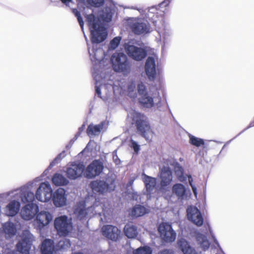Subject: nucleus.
<instances>
[{
    "label": "nucleus",
    "mask_w": 254,
    "mask_h": 254,
    "mask_svg": "<svg viewBox=\"0 0 254 254\" xmlns=\"http://www.w3.org/2000/svg\"><path fill=\"white\" fill-rule=\"evenodd\" d=\"M85 18L90 30L91 42L98 44L104 41L107 34L105 27L101 23L99 19L93 13L86 15Z\"/></svg>",
    "instance_id": "f257e3e1"
},
{
    "label": "nucleus",
    "mask_w": 254,
    "mask_h": 254,
    "mask_svg": "<svg viewBox=\"0 0 254 254\" xmlns=\"http://www.w3.org/2000/svg\"><path fill=\"white\" fill-rule=\"evenodd\" d=\"M132 124H134L137 132L146 140L149 139V135L153 133L147 117L139 112H134L132 114Z\"/></svg>",
    "instance_id": "f03ea898"
},
{
    "label": "nucleus",
    "mask_w": 254,
    "mask_h": 254,
    "mask_svg": "<svg viewBox=\"0 0 254 254\" xmlns=\"http://www.w3.org/2000/svg\"><path fill=\"white\" fill-rule=\"evenodd\" d=\"M111 60L115 71L122 72L124 74H127L130 72L131 64L125 54L116 53L112 56Z\"/></svg>",
    "instance_id": "7ed1b4c3"
},
{
    "label": "nucleus",
    "mask_w": 254,
    "mask_h": 254,
    "mask_svg": "<svg viewBox=\"0 0 254 254\" xmlns=\"http://www.w3.org/2000/svg\"><path fill=\"white\" fill-rule=\"evenodd\" d=\"M54 226L60 236H67L72 229V225L68 222L67 217L65 215L56 218L54 221Z\"/></svg>",
    "instance_id": "20e7f679"
},
{
    "label": "nucleus",
    "mask_w": 254,
    "mask_h": 254,
    "mask_svg": "<svg viewBox=\"0 0 254 254\" xmlns=\"http://www.w3.org/2000/svg\"><path fill=\"white\" fill-rule=\"evenodd\" d=\"M158 230L162 240L167 243H172L176 240V233L172 226L168 223L162 222L158 226Z\"/></svg>",
    "instance_id": "39448f33"
},
{
    "label": "nucleus",
    "mask_w": 254,
    "mask_h": 254,
    "mask_svg": "<svg viewBox=\"0 0 254 254\" xmlns=\"http://www.w3.org/2000/svg\"><path fill=\"white\" fill-rule=\"evenodd\" d=\"M52 189L48 183H42L37 190L35 197L41 202H47L52 197Z\"/></svg>",
    "instance_id": "423d86ee"
},
{
    "label": "nucleus",
    "mask_w": 254,
    "mask_h": 254,
    "mask_svg": "<svg viewBox=\"0 0 254 254\" xmlns=\"http://www.w3.org/2000/svg\"><path fill=\"white\" fill-rule=\"evenodd\" d=\"M125 50L128 56L136 61H142L147 56L144 49L134 45H127L125 46Z\"/></svg>",
    "instance_id": "0eeeda50"
},
{
    "label": "nucleus",
    "mask_w": 254,
    "mask_h": 254,
    "mask_svg": "<svg viewBox=\"0 0 254 254\" xmlns=\"http://www.w3.org/2000/svg\"><path fill=\"white\" fill-rule=\"evenodd\" d=\"M103 164L98 160L93 161L85 170V177L92 179L99 176L103 170Z\"/></svg>",
    "instance_id": "6e6552de"
},
{
    "label": "nucleus",
    "mask_w": 254,
    "mask_h": 254,
    "mask_svg": "<svg viewBox=\"0 0 254 254\" xmlns=\"http://www.w3.org/2000/svg\"><path fill=\"white\" fill-rule=\"evenodd\" d=\"M85 166L81 163H72L66 169V175L67 177L70 180H75L81 177Z\"/></svg>",
    "instance_id": "1a4fd4ad"
},
{
    "label": "nucleus",
    "mask_w": 254,
    "mask_h": 254,
    "mask_svg": "<svg viewBox=\"0 0 254 254\" xmlns=\"http://www.w3.org/2000/svg\"><path fill=\"white\" fill-rule=\"evenodd\" d=\"M53 219V216L49 212L41 211L37 213L34 221V225L38 230H41L48 225Z\"/></svg>",
    "instance_id": "9d476101"
},
{
    "label": "nucleus",
    "mask_w": 254,
    "mask_h": 254,
    "mask_svg": "<svg viewBox=\"0 0 254 254\" xmlns=\"http://www.w3.org/2000/svg\"><path fill=\"white\" fill-rule=\"evenodd\" d=\"M160 188L162 190H166L173 181L172 172L170 168L163 167L160 175Z\"/></svg>",
    "instance_id": "9b49d317"
},
{
    "label": "nucleus",
    "mask_w": 254,
    "mask_h": 254,
    "mask_svg": "<svg viewBox=\"0 0 254 254\" xmlns=\"http://www.w3.org/2000/svg\"><path fill=\"white\" fill-rule=\"evenodd\" d=\"M187 215L189 220L197 226L202 225L203 219L200 211L195 207H190L187 209Z\"/></svg>",
    "instance_id": "f8f14e48"
},
{
    "label": "nucleus",
    "mask_w": 254,
    "mask_h": 254,
    "mask_svg": "<svg viewBox=\"0 0 254 254\" xmlns=\"http://www.w3.org/2000/svg\"><path fill=\"white\" fill-rule=\"evenodd\" d=\"M102 233L103 235L108 239L117 241L120 237L121 231L116 226L107 225L103 227Z\"/></svg>",
    "instance_id": "ddd939ff"
},
{
    "label": "nucleus",
    "mask_w": 254,
    "mask_h": 254,
    "mask_svg": "<svg viewBox=\"0 0 254 254\" xmlns=\"http://www.w3.org/2000/svg\"><path fill=\"white\" fill-rule=\"evenodd\" d=\"M172 193L178 199L184 200L188 196L187 189L181 183H176L172 186Z\"/></svg>",
    "instance_id": "4468645a"
},
{
    "label": "nucleus",
    "mask_w": 254,
    "mask_h": 254,
    "mask_svg": "<svg viewBox=\"0 0 254 254\" xmlns=\"http://www.w3.org/2000/svg\"><path fill=\"white\" fill-rule=\"evenodd\" d=\"M52 198L53 203L56 206L60 207L65 205L66 202L65 190L63 188H59L53 193Z\"/></svg>",
    "instance_id": "2eb2a0df"
},
{
    "label": "nucleus",
    "mask_w": 254,
    "mask_h": 254,
    "mask_svg": "<svg viewBox=\"0 0 254 254\" xmlns=\"http://www.w3.org/2000/svg\"><path fill=\"white\" fill-rule=\"evenodd\" d=\"M131 31L135 35H140L150 32V25L144 22H134L130 25Z\"/></svg>",
    "instance_id": "dca6fc26"
},
{
    "label": "nucleus",
    "mask_w": 254,
    "mask_h": 254,
    "mask_svg": "<svg viewBox=\"0 0 254 254\" xmlns=\"http://www.w3.org/2000/svg\"><path fill=\"white\" fill-rule=\"evenodd\" d=\"M38 207L33 203L25 205L21 210V216L23 219L29 220L33 218L37 213Z\"/></svg>",
    "instance_id": "f3484780"
},
{
    "label": "nucleus",
    "mask_w": 254,
    "mask_h": 254,
    "mask_svg": "<svg viewBox=\"0 0 254 254\" xmlns=\"http://www.w3.org/2000/svg\"><path fill=\"white\" fill-rule=\"evenodd\" d=\"M90 187L95 194H103L106 192L109 185L105 181L102 180L93 181L90 183Z\"/></svg>",
    "instance_id": "a211bd4d"
},
{
    "label": "nucleus",
    "mask_w": 254,
    "mask_h": 254,
    "mask_svg": "<svg viewBox=\"0 0 254 254\" xmlns=\"http://www.w3.org/2000/svg\"><path fill=\"white\" fill-rule=\"evenodd\" d=\"M145 70L149 78H155L156 74L155 61L154 58L149 57L146 61Z\"/></svg>",
    "instance_id": "6ab92c4d"
},
{
    "label": "nucleus",
    "mask_w": 254,
    "mask_h": 254,
    "mask_svg": "<svg viewBox=\"0 0 254 254\" xmlns=\"http://www.w3.org/2000/svg\"><path fill=\"white\" fill-rule=\"evenodd\" d=\"M93 210L94 207L92 206L86 207L84 203H81L76 208L75 212L78 218L82 220L85 218L88 214L93 213Z\"/></svg>",
    "instance_id": "aec40b11"
},
{
    "label": "nucleus",
    "mask_w": 254,
    "mask_h": 254,
    "mask_svg": "<svg viewBox=\"0 0 254 254\" xmlns=\"http://www.w3.org/2000/svg\"><path fill=\"white\" fill-rule=\"evenodd\" d=\"M177 243L184 254H198L195 249L190 246L185 239H180Z\"/></svg>",
    "instance_id": "412c9836"
},
{
    "label": "nucleus",
    "mask_w": 254,
    "mask_h": 254,
    "mask_svg": "<svg viewBox=\"0 0 254 254\" xmlns=\"http://www.w3.org/2000/svg\"><path fill=\"white\" fill-rule=\"evenodd\" d=\"M20 206V203L16 200L10 201L5 207L6 214L9 216H14L17 214Z\"/></svg>",
    "instance_id": "4be33fe9"
},
{
    "label": "nucleus",
    "mask_w": 254,
    "mask_h": 254,
    "mask_svg": "<svg viewBox=\"0 0 254 254\" xmlns=\"http://www.w3.org/2000/svg\"><path fill=\"white\" fill-rule=\"evenodd\" d=\"M42 254H53L55 251L54 241L50 239H45L42 243L41 247Z\"/></svg>",
    "instance_id": "5701e85b"
},
{
    "label": "nucleus",
    "mask_w": 254,
    "mask_h": 254,
    "mask_svg": "<svg viewBox=\"0 0 254 254\" xmlns=\"http://www.w3.org/2000/svg\"><path fill=\"white\" fill-rule=\"evenodd\" d=\"M31 245L30 241L24 239L17 244L16 248L18 252L21 254H29Z\"/></svg>",
    "instance_id": "b1692460"
},
{
    "label": "nucleus",
    "mask_w": 254,
    "mask_h": 254,
    "mask_svg": "<svg viewBox=\"0 0 254 254\" xmlns=\"http://www.w3.org/2000/svg\"><path fill=\"white\" fill-rule=\"evenodd\" d=\"M143 181L145 184V188L148 192L152 191L156 184V180L155 178L150 177L145 174H143Z\"/></svg>",
    "instance_id": "393cba45"
},
{
    "label": "nucleus",
    "mask_w": 254,
    "mask_h": 254,
    "mask_svg": "<svg viewBox=\"0 0 254 254\" xmlns=\"http://www.w3.org/2000/svg\"><path fill=\"white\" fill-rule=\"evenodd\" d=\"M124 230L125 235L128 238H134L137 235V227L131 223L127 224Z\"/></svg>",
    "instance_id": "a878e982"
},
{
    "label": "nucleus",
    "mask_w": 254,
    "mask_h": 254,
    "mask_svg": "<svg viewBox=\"0 0 254 254\" xmlns=\"http://www.w3.org/2000/svg\"><path fill=\"white\" fill-rule=\"evenodd\" d=\"M52 182L53 184L57 186H65L69 183L68 181L63 175L59 173H56L54 175Z\"/></svg>",
    "instance_id": "bb28decb"
},
{
    "label": "nucleus",
    "mask_w": 254,
    "mask_h": 254,
    "mask_svg": "<svg viewBox=\"0 0 254 254\" xmlns=\"http://www.w3.org/2000/svg\"><path fill=\"white\" fill-rule=\"evenodd\" d=\"M3 232L6 235V237L9 238L13 236L16 232V229L14 224L10 222L5 223L3 225Z\"/></svg>",
    "instance_id": "cd10ccee"
},
{
    "label": "nucleus",
    "mask_w": 254,
    "mask_h": 254,
    "mask_svg": "<svg viewBox=\"0 0 254 254\" xmlns=\"http://www.w3.org/2000/svg\"><path fill=\"white\" fill-rule=\"evenodd\" d=\"M196 240L204 251H206L209 248L210 243L205 235L198 233L196 236Z\"/></svg>",
    "instance_id": "c85d7f7f"
},
{
    "label": "nucleus",
    "mask_w": 254,
    "mask_h": 254,
    "mask_svg": "<svg viewBox=\"0 0 254 254\" xmlns=\"http://www.w3.org/2000/svg\"><path fill=\"white\" fill-rule=\"evenodd\" d=\"M139 102L146 108H151L154 106L153 99L147 94L139 98Z\"/></svg>",
    "instance_id": "c756f323"
},
{
    "label": "nucleus",
    "mask_w": 254,
    "mask_h": 254,
    "mask_svg": "<svg viewBox=\"0 0 254 254\" xmlns=\"http://www.w3.org/2000/svg\"><path fill=\"white\" fill-rule=\"evenodd\" d=\"M146 213V208L143 206L140 205H135L131 211V214L132 216H134L135 217H138L139 216H143L144 214Z\"/></svg>",
    "instance_id": "7c9ffc66"
},
{
    "label": "nucleus",
    "mask_w": 254,
    "mask_h": 254,
    "mask_svg": "<svg viewBox=\"0 0 254 254\" xmlns=\"http://www.w3.org/2000/svg\"><path fill=\"white\" fill-rule=\"evenodd\" d=\"M174 171L178 180L180 182H185L187 180V177L184 175V170L182 166L180 165L176 166Z\"/></svg>",
    "instance_id": "2f4dec72"
},
{
    "label": "nucleus",
    "mask_w": 254,
    "mask_h": 254,
    "mask_svg": "<svg viewBox=\"0 0 254 254\" xmlns=\"http://www.w3.org/2000/svg\"><path fill=\"white\" fill-rule=\"evenodd\" d=\"M101 128L102 126L100 125H90L87 128L86 132L88 136L95 135L96 133L100 132Z\"/></svg>",
    "instance_id": "473e14b6"
},
{
    "label": "nucleus",
    "mask_w": 254,
    "mask_h": 254,
    "mask_svg": "<svg viewBox=\"0 0 254 254\" xmlns=\"http://www.w3.org/2000/svg\"><path fill=\"white\" fill-rule=\"evenodd\" d=\"M190 143L196 147H199L204 144V141L203 139L196 137L191 135L190 136Z\"/></svg>",
    "instance_id": "72a5a7b5"
},
{
    "label": "nucleus",
    "mask_w": 254,
    "mask_h": 254,
    "mask_svg": "<svg viewBox=\"0 0 254 254\" xmlns=\"http://www.w3.org/2000/svg\"><path fill=\"white\" fill-rule=\"evenodd\" d=\"M35 195L33 192L31 191H27L25 194L24 196L21 198V200L23 203L31 202L32 203L35 199Z\"/></svg>",
    "instance_id": "f704fd0d"
},
{
    "label": "nucleus",
    "mask_w": 254,
    "mask_h": 254,
    "mask_svg": "<svg viewBox=\"0 0 254 254\" xmlns=\"http://www.w3.org/2000/svg\"><path fill=\"white\" fill-rule=\"evenodd\" d=\"M134 254H152V250L149 247H140L136 249L134 252Z\"/></svg>",
    "instance_id": "c9c22d12"
},
{
    "label": "nucleus",
    "mask_w": 254,
    "mask_h": 254,
    "mask_svg": "<svg viewBox=\"0 0 254 254\" xmlns=\"http://www.w3.org/2000/svg\"><path fill=\"white\" fill-rule=\"evenodd\" d=\"M72 12L74 14V15L76 17L78 22L80 25V26L82 29L83 28L84 26V22L83 21L82 18L81 16L80 12L76 8H73L72 9Z\"/></svg>",
    "instance_id": "e433bc0d"
},
{
    "label": "nucleus",
    "mask_w": 254,
    "mask_h": 254,
    "mask_svg": "<svg viewBox=\"0 0 254 254\" xmlns=\"http://www.w3.org/2000/svg\"><path fill=\"white\" fill-rule=\"evenodd\" d=\"M121 38L120 37H116L110 42V46L112 48L116 49L120 43Z\"/></svg>",
    "instance_id": "4c0bfd02"
},
{
    "label": "nucleus",
    "mask_w": 254,
    "mask_h": 254,
    "mask_svg": "<svg viewBox=\"0 0 254 254\" xmlns=\"http://www.w3.org/2000/svg\"><path fill=\"white\" fill-rule=\"evenodd\" d=\"M137 91H138V94L141 96H143L145 94H147L146 91L145 86L142 82H141L140 83L138 84Z\"/></svg>",
    "instance_id": "58836bf2"
},
{
    "label": "nucleus",
    "mask_w": 254,
    "mask_h": 254,
    "mask_svg": "<svg viewBox=\"0 0 254 254\" xmlns=\"http://www.w3.org/2000/svg\"><path fill=\"white\" fill-rule=\"evenodd\" d=\"M91 5L95 7H99L104 3V0H87Z\"/></svg>",
    "instance_id": "ea45409f"
},
{
    "label": "nucleus",
    "mask_w": 254,
    "mask_h": 254,
    "mask_svg": "<svg viewBox=\"0 0 254 254\" xmlns=\"http://www.w3.org/2000/svg\"><path fill=\"white\" fill-rule=\"evenodd\" d=\"M186 177L188 178L189 183L190 185V186L192 191L194 194L196 195L197 194V189L195 186L193 184V179L190 175H186Z\"/></svg>",
    "instance_id": "a19ab883"
},
{
    "label": "nucleus",
    "mask_w": 254,
    "mask_h": 254,
    "mask_svg": "<svg viewBox=\"0 0 254 254\" xmlns=\"http://www.w3.org/2000/svg\"><path fill=\"white\" fill-rule=\"evenodd\" d=\"M102 20L106 22H109L112 20V14L111 12H106L102 14Z\"/></svg>",
    "instance_id": "79ce46f5"
},
{
    "label": "nucleus",
    "mask_w": 254,
    "mask_h": 254,
    "mask_svg": "<svg viewBox=\"0 0 254 254\" xmlns=\"http://www.w3.org/2000/svg\"><path fill=\"white\" fill-rule=\"evenodd\" d=\"M158 254H175L173 250L171 249H164L160 251Z\"/></svg>",
    "instance_id": "37998d69"
},
{
    "label": "nucleus",
    "mask_w": 254,
    "mask_h": 254,
    "mask_svg": "<svg viewBox=\"0 0 254 254\" xmlns=\"http://www.w3.org/2000/svg\"><path fill=\"white\" fill-rule=\"evenodd\" d=\"M85 128V125L84 124L82 125L81 127H79L78 132L76 133L74 137L75 139L77 138V137L80 135L81 132L84 130Z\"/></svg>",
    "instance_id": "c03bdc74"
},
{
    "label": "nucleus",
    "mask_w": 254,
    "mask_h": 254,
    "mask_svg": "<svg viewBox=\"0 0 254 254\" xmlns=\"http://www.w3.org/2000/svg\"><path fill=\"white\" fill-rule=\"evenodd\" d=\"M132 144L134 151L138 152L139 149V146L135 141H132Z\"/></svg>",
    "instance_id": "a18cd8bd"
},
{
    "label": "nucleus",
    "mask_w": 254,
    "mask_h": 254,
    "mask_svg": "<svg viewBox=\"0 0 254 254\" xmlns=\"http://www.w3.org/2000/svg\"><path fill=\"white\" fill-rule=\"evenodd\" d=\"M113 158L116 164L118 165L120 163V160L117 155H113Z\"/></svg>",
    "instance_id": "49530a36"
},
{
    "label": "nucleus",
    "mask_w": 254,
    "mask_h": 254,
    "mask_svg": "<svg viewBox=\"0 0 254 254\" xmlns=\"http://www.w3.org/2000/svg\"><path fill=\"white\" fill-rule=\"evenodd\" d=\"M95 88H95L96 93L97 94L99 97H100L101 93V90H100V87H99L98 86H96Z\"/></svg>",
    "instance_id": "de8ad7c7"
},
{
    "label": "nucleus",
    "mask_w": 254,
    "mask_h": 254,
    "mask_svg": "<svg viewBox=\"0 0 254 254\" xmlns=\"http://www.w3.org/2000/svg\"><path fill=\"white\" fill-rule=\"evenodd\" d=\"M58 159H59L58 157H56V158H55L54 160L50 163L49 167H52V166L55 165L57 163V160Z\"/></svg>",
    "instance_id": "09e8293b"
},
{
    "label": "nucleus",
    "mask_w": 254,
    "mask_h": 254,
    "mask_svg": "<svg viewBox=\"0 0 254 254\" xmlns=\"http://www.w3.org/2000/svg\"><path fill=\"white\" fill-rule=\"evenodd\" d=\"M61 0L63 3L67 5L72 0Z\"/></svg>",
    "instance_id": "8fccbe9b"
}]
</instances>
